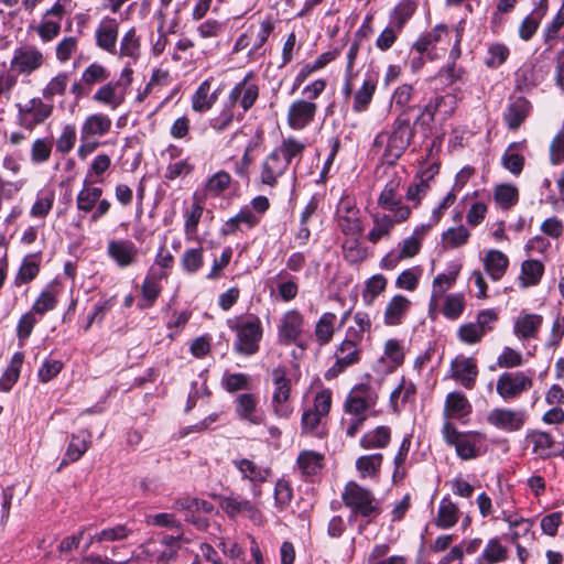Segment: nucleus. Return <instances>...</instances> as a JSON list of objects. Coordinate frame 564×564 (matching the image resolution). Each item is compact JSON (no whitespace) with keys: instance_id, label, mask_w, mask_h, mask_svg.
Segmentation results:
<instances>
[{"instance_id":"c756f323","label":"nucleus","mask_w":564,"mask_h":564,"mask_svg":"<svg viewBox=\"0 0 564 564\" xmlns=\"http://www.w3.org/2000/svg\"><path fill=\"white\" fill-rule=\"evenodd\" d=\"M531 438L534 453L542 457L556 456L564 452L563 446L546 432H534Z\"/></svg>"},{"instance_id":"13d9d810","label":"nucleus","mask_w":564,"mask_h":564,"mask_svg":"<svg viewBox=\"0 0 564 564\" xmlns=\"http://www.w3.org/2000/svg\"><path fill=\"white\" fill-rule=\"evenodd\" d=\"M258 223L259 218L250 209L246 208L226 223L225 234H234L241 224L252 228Z\"/></svg>"},{"instance_id":"37998d69","label":"nucleus","mask_w":564,"mask_h":564,"mask_svg":"<svg viewBox=\"0 0 564 564\" xmlns=\"http://www.w3.org/2000/svg\"><path fill=\"white\" fill-rule=\"evenodd\" d=\"M544 272L543 264L538 260H527L521 265L522 286H532L539 283Z\"/></svg>"},{"instance_id":"cd10ccee","label":"nucleus","mask_w":564,"mask_h":564,"mask_svg":"<svg viewBox=\"0 0 564 564\" xmlns=\"http://www.w3.org/2000/svg\"><path fill=\"white\" fill-rule=\"evenodd\" d=\"M91 434L87 430H82L72 435L67 446L62 466L68 462H77L89 448Z\"/></svg>"},{"instance_id":"7c9ffc66","label":"nucleus","mask_w":564,"mask_h":564,"mask_svg":"<svg viewBox=\"0 0 564 564\" xmlns=\"http://www.w3.org/2000/svg\"><path fill=\"white\" fill-rule=\"evenodd\" d=\"M373 227L368 232V240L372 243H378L382 238L388 237L395 224H400L401 221H397L394 217L388 214H375L372 215Z\"/></svg>"},{"instance_id":"4468645a","label":"nucleus","mask_w":564,"mask_h":564,"mask_svg":"<svg viewBox=\"0 0 564 564\" xmlns=\"http://www.w3.org/2000/svg\"><path fill=\"white\" fill-rule=\"evenodd\" d=\"M457 275L458 270L449 273H441L434 278L429 302V315L432 319H436L440 311V302L447 295L446 292L455 284Z\"/></svg>"},{"instance_id":"a878e982","label":"nucleus","mask_w":564,"mask_h":564,"mask_svg":"<svg viewBox=\"0 0 564 564\" xmlns=\"http://www.w3.org/2000/svg\"><path fill=\"white\" fill-rule=\"evenodd\" d=\"M531 110L530 102L523 98L518 97L508 106L503 119L510 130H517L527 119Z\"/></svg>"},{"instance_id":"7ed1b4c3","label":"nucleus","mask_w":564,"mask_h":564,"mask_svg":"<svg viewBox=\"0 0 564 564\" xmlns=\"http://www.w3.org/2000/svg\"><path fill=\"white\" fill-rule=\"evenodd\" d=\"M413 137L411 118L406 112L395 119L390 132H381L375 139L376 147H384L382 155L388 164H394L403 154Z\"/></svg>"},{"instance_id":"338daca9","label":"nucleus","mask_w":564,"mask_h":564,"mask_svg":"<svg viewBox=\"0 0 564 564\" xmlns=\"http://www.w3.org/2000/svg\"><path fill=\"white\" fill-rule=\"evenodd\" d=\"M221 508L229 517L235 518L245 513V510H250V501L237 497H225L221 499Z\"/></svg>"},{"instance_id":"774afa93","label":"nucleus","mask_w":564,"mask_h":564,"mask_svg":"<svg viewBox=\"0 0 564 564\" xmlns=\"http://www.w3.org/2000/svg\"><path fill=\"white\" fill-rule=\"evenodd\" d=\"M78 40L75 36H67L59 41L55 48L56 58L59 63L67 62L77 50Z\"/></svg>"},{"instance_id":"a19ab883","label":"nucleus","mask_w":564,"mask_h":564,"mask_svg":"<svg viewBox=\"0 0 564 564\" xmlns=\"http://www.w3.org/2000/svg\"><path fill=\"white\" fill-rule=\"evenodd\" d=\"M324 456L314 451H302L297 457V465L304 475L317 474L323 466Z\"/></svg>"},{"instance_id":"2f4dec72","label":"nucleus","mask_w":564,"mask_h":564,"mask_svg":"<svg viewBox=\"0 0 564 564\" xmlns=\"http://www.w3.org/2000/svg\"><path fill=\"white\" fill-rule=\"evenodd\" d=\"M133 534V530L127 524H116L110 528H105L100 532L89 536L86 549L94 542H117L128 540Z\"/></svg>"},{"instance_id":"f03ea898","label":"nucleus","mask_w":564,"mask_h":564,"mask_svg":"<svg viewBox=\"0 0 564 564\" xmlns=\"http://www.w3.org/2000/svg\"><path fill=\"white\" fill-rule=\"evenodd\" d=\"M377 401L378 394L369 386L359 384L350 390L344 403V411L348 417L343 419V425L346 427L347 436L354 437L359 432Z\"/></svg>"},{"instance_id":"b1692460","label":"nucleus","mask_w":564,"mask_h":564,"mask_svg":"<svg viewBox=\"0 0 564 564\" xmlns=\"http://www.w3.org/2000/svg\"><path fill=\"white\" fill-rule=\"evenodd\" d=\"M108 253L118 265L124 268L134 263L138 249L129 240H112L108 243Z\"/></svg>"},{"instance_id":"603ef678","label":"nucleus","mask_w":564,"mask_h":564,"mask_svg":"<svg viewBox=\"0 0 564 564\" xmlns=\"http://www.w3.org/2000/svg\"><path fill=\"white\" fill-rule=\"evenodd\" d=\"M336 315L333 313H325L318 319L315 326V335L321 345L329 343L334 335V323Z\"/></svg>"},{"instance_id":"ea45409f","label":"nucleus","mask_w":564,"mask_h":564,"mask_svg":"<svg viewBox=\"0 0 564 564\" xmlns=\"http://www.w3.org/2000/svg\"><path fill=\"white\" fill-rule=\"evenodd\" d=\"M523 143H511L502 155V165L512 174H520L524 165V156L519 153Z\"/></svg>"},{"instance_id":"6e6552de","label":"nucleus","mask_w":564,"mask_h":564,"mask_svg":"<svg viewBox=\"0 0 564 564\" xmlns=\"http://www.w3.org/2000/svg\"><path fill=\"white\" fill-rule=\"evenodd\" d=\"M52 113V105L45 104L41 98H32L24 105L18 106V122L21 127L32 131L50 118Z\"/></svg>"},{"instance_id":"423d86ee","label":"nucleus","mask_w":564,"mask_h":564,"mask_svg":"<svg viewBox=\"0 0 564 564\" xmlns=\"http://www.w3.org/2000/svg\"><path fill=\"white\" fill-rule=\"evenodd\" d=\"M273 393L271 406L273 413L280 419H289L293 413V406L290 402L291 381L286 377L284 368H275L272 370Z\"/></svg>"},{"instance_id":"0eeeda50","label":"nucleus","mask_w":564,"mask_h":564,"mask_svg":"<svg viewBox=\"0 0 564 564\" xmlns=\"http://www.w3.org/2000/svg\"><path fill=\"white\" fill-rule=\"evenodd\" d=\"M401 178L393 175L384 185L378 198V206L390 212L397 221H405L411 215V208L402 204L399 193Z\"/></svg>"},{"instance_id":"e433bc0d","label":"nucleus","mask_w":564,"mask_h":564,"mask_svg":"<svg viewBox=\"0 0 564 564\" xmlns=\"http://www.w3.org/2000/svg\"><path fill=\"white\" fill-rule=\"evenodd\" d=\"M391 440L390 429L387 426H378L369 431L360 438V446L365 449L384 448Z\"/></svg>"},{"instance_id":"79ce46f5","label":"nucleus","mask_w":564,"mask_h":564,"mask_svg":"<svg viewBox=\"0 0 564 564\" xmlns=\"http://www.w3.org/2000/svg\"><path fill=\"white\" fill-rule=\"evenodd\" d=\"M23 364V355L21 352H17L13 355L11 362L3 376L0 378V390L8 392L11 390L13 384L18 381L20 376V370Z\"/></svg>"},{"instance_id":"bf43d9fd","label":"nucleus","mask_w":564,"mask_h":564,"mask_svg":"<svg viewBox=\"0 0 564 564\" xmlns=\"http://www.w3.org/2000/svg\"><path fill=\"white\" fill-rule=\"evenodd\" d=\"M68 86V75L59 73L53 77L42 90V96L46 100H52L57 95H63Z\"/></svg>"},{"instance_id":"4d7b16f0","label":"nucleus","mask_w":564,"mask_h":564,"mask_svg":"<svg viewBox=\"0 0 564 564\" xmlns=\"http://www.w3.org/2000/svg\"><path fill=\"white\" fill-rule=\"evenodd\" d=\"M422 269L414 267L402 271L395 279V286L401 290L413 292L419 285Z\"/></svg>"},{"instance_id":"f3484780","label":"nucleus","mask_w":564,"mask_h":564,"mask_svg":"<svg viewBox=\"0 0 564 564\" xmlns=\"http://www.w3.org/2000/svg\"><path fill=\"white\" fill-rule=\"evenodd\" d=\"M249 75L238 83L229 94V104L235 107L239 104L243 112L248 111L256 102L259 96L257 85L248 84Z\"/></svg>"},{"instance_id":"72a5a7b5","label":"nucleus","mask_w":564,"mask_h":564,"mask_svg":"<svg viewBox=\"0 0 564 564\" xmlns=\"http://www.w3.org/2000/svg\"><path fill=\"white\" fill-rule=\"evenodd\" d=\"M382 454L364 455L357 458L356 469L361 479L370 478L376 479L379 477L380 468L382 465Z\"/></svg>"},{"instance_id":"f704fd0d","label":"nucleus","mask_w":564,"mask_h":564,"mask_svg":"<svg viewBox=\"0 0 564 564\" xmlns=\"http://www.w3.org/2000/svg\"><path fill=\"white\" fill-rule=\"evenodd\" d=\"M119 86V82L116 84L109 83L104 85L95 93L93 99L115 110L124 101L123 93L118 90Z\"/></svg>"},{"instance_id":"20e7f679","label":"nucleus","mask_w":564,"mask_h":564,"mask_svg":"<svg viewBox=\"0 0 564 564\" xmlns=\"http://www.w3.org/2000/svg\"><path fill=\"white\" fill-rule=\"evenodd\" d=\"M341 499L344 505L355 516L375 518L380 513L379 501L375 498L373 494L356 481L347 482L341 494Z\"/></svg>"},{"instance_id":"a18cd8bd","label":"nucleus","mask_w":564,"mask_h":564,"mask_svg":"<svg viewBox=\"0 0 564 564\" xmlns=\"http://www.w3.org/2000/svg\"><path fill=\"white\" fill-rule=\"evenodd\" d=\"M388 280L382 274H375L366 281L362 300L366 305H372L376 297L386 291Z\"/></svg>"},{"instance_id":"5701e85b","label":"nucleus","mask_w":564,"mask_h":564,"mask_svg":"<svg viewBox=\"0 0 564 564\" xmlns=\"http://www.w3.org/2000/svg\"><path fill=\"white\" fill-rule=\"evenodd\" d=\"M236 413L243 420L251 424L259 425L263 421V415L257 409V399L251 393H241L236 400Z\"/></svg>"},{"instance_id":"5fc2aeb1","label":"nucleus","mask_w":564,"mask_h":564,"mask_svg":"<svg viewBox=\"0 0 564 564\" xmlns=\"http://www.w3.org/2000/svg\"><path fill=\"white\" fill-rule=\"evenodd\" d=\"M376 91V83L372 79H366L362 86L357 90L354 98L352 109L356 112H362L370 104Z\"/></svg>"},{"instance_id":"c9c22d12","label":"nucleus","mask_w":564,"mask_h":564,"mask_svg":"<svg viewBox=\"0 0 564 564\" xmlns=\"http://www.w3.org/2000/svg\"><path fill=\"white\" fill-rule=\"evenodd\" d=\"M495 519H500L508 523L512 542H516L518 539L529 534L532 528V522L529 519L517 518L506 510H501L500 514L495 517Z\"/></svg>"},{"instance_id":"8fccbe9b","label":"nucleus","mask_w":564,"mask_h":564,"mask_svg":"<svg viewBox=\"0 0 564 564\" xmlns=\"http://www.w3.org/2000/svg\"><path fill=\"white\" fill-rule=\"evenodd\" d=\"M508 550L497 538L490 539L485 546L479 562L482 560L487 564L499 563L507 560Z\"/></svg>"},{"instance_id":"412c9836","label":"nucleus","mask_w":564,"mask_h":564,"mask_svg":"<svg viewBox=\"0 0 564 564\" xmlns=\"http://www.w3.org/2000/svg\"><path fill=\"white\" fill-rule=\"evenodd\" d=\"M112 127L111 119L104 113L89 115L82 124L80 139H95L107 134Z\"/></svg>"},{"instance_id":"2eb2a0df","label":"nucleus","mask_w":564,"mask_h":564,"mask_svg":"<svg viewBox=\"0 0 564 564\" xmlns=\"http://www.w3.org/2000/svg\"><path fill=\"white\" fill-rule=\"evenodd\" d=\"M316 111L315 102L304 99L295 100L289 108L288 123L292 129L301 130L314 120Z\"/></svg>"},{"instance_id":"69168bd1","label":"nucleus","mask_w":564,"mask_h":564,"mask_svg":"<svg viewBox=\"0 0 564 564\" xmlns=\"http://www.w3.org/2000/svg\"><path fill=\"white\" fill-rule=\"evenodd\" d=\"M35 31L43 43H50L58 36L61 22L43 18Z\"/></svg>"},{"instance_id":"f257e3e1","label":"nucleus","mask_w":564,"mask_h":564,"mask_svg":"<svg viewBox=\"0 0 564 564\" xmlns=\"http://www.w3.org/2000/svg\"><path fill=\"white\" fill-rule=\"evenodd\" d=\"M305 144L300 140L289 137L283 139L262 162L260 180L261 183L270 187L278 184V180L286 172L293 161L296 164L301 161Z\"/></svg>"},{"instance_id":"680f3d73","label":"nucleus","mask_w":564,"mask_h":564,"mask_svg":"<svg viewBox=\"0 0 564 564\" xmlns=\"http://www.w3.org/2000/svg\"><path fill=\"white\" fill-rule=\"evenodd\" d=\"M338 227L340 230L348 236L356 237L361 234L362 226L359 214H339L337 216Z\"/></svg>"},{"instance_id":"9b49d317","label":"nucleus","mask_w":564,"mask_h":564,"mask_svg":"<svg viewBox=\"0 0 564 564\" xmlns=\"http://www.w3.org/2000/svg\"><path fill=\"white\" fill-rule=\"evenodd\" d=\"M232 465L240 473L242 479L251 482L252 495L254 498H259L261 496L260 485L268 480L271 469L243 457L234 459Z\"/></svg>"},{"instance_id":"3c124183","label":"nucleus","mask_w":564,"mask_h":564,"mask_svg":"<svg viewBox=\"0 0 564 564\" xmlns=\"http://www.w3.org/2000/svg\"><path fill=\"white\" fill-rule=\"evenodd\" d=\"M335 357L348 368L359 361L360 350L357 348L355 340L346 339L339 345Z\"/></svg>"},{"instance_id":"0e129e2a","label":"nucleus","mask_w":564,"mask_h":564,"mask_svg":"<svg viewBox=\"0 0 564 564\" xmlns=\"http://www.w3.org/2000/svg\"><path fill=\"white\" fill-rule=\"evenodd\" d=\"M469 236L464 226L453 227L443 234V242L447 248H458L467 242Z\"/></svg>"},{"instance_id":"c03bdc74","label":"nucleus","mask_w":564,"mask_h":564,"mask_svg":"<svg viewBox=\"0 0 564 564\" xmlns=\"http://www.w3.org/2000/svg\"><path fill=\"white\" fill-rule=\"evenodd\" d=\"M431 226L432 225L430 224L427 225V227L422 226L416 228L411 237L403 240L398 256L399 260L409 259L419 253L421 249V237L424 235L425 230Z\"/></svg>"},{"instance_id":"6e6d98bb","label":"nucleus","mask_w":564,"mask_h":564,"mask_svg":"<svg viewBox=\"0 0 564 564\" xmlns=\"http://www.w3.org/2000/svg\"><path fill=\"white\" fill-rule=\"evenodd\" d=\"M120 56L130 57L135 61L140 54V42L135 35V30L130 29L121 39Z\"/></svg>"},{"instance_id":"4be33fe9","label":"nucleus","mask_w":564,"mask_h":564,"mask_svg":"<svg viewBox=\"0 0 564 564\" xmlns=\"http://www.w3.org/2000/svg\"><path fill=\"white\" fill-rule=\"evenodd\" d=\"M478 375L477 366L471 358H456L452 362V376L466 389H471Z\"/></svg>"},{"instance_id":"473e14b6","label":"nucleus","mask_w":564,"mask_h":564,"mask_svg":"<svg viewBox=\"0 0 564 564\" xmlns=\"http://www.w3.org/2000/svg\"><path fill=\"white\" fill-rule=\"evenodd\" d=\"M458 507L445 497L440 501L438 511L434 519V523L440 529H449L458 521Z\"/></svg>"},{"instance_id":"f8f14e48","label":"nucleus","mask_w":564,"mask_h":564,"mask_svg":"<svg viewBox=\"0 0 564 564\" xmlns=\"http://www.w3.org/2000/svg\"><path fill=\"white\" fill-rule=\"evenodd\" d=\"M44 54L33 45L17 48L11 59V68L20 74L30 75L44 64Z\"/></svg>"},{"instance_id":"a211bd4d","label":"nucleus","mask_w":564,"mask_h":564,"mask_svg":"<svg viewBox=\"0 0 564 564\" xmlns=\"http://www.w3.org/2000/svg\"><path fill=\"white\" fill-rule=\"evenodd\" d=\"M119 23L116 19L106 17L96 30V43L98 47L109 52H116Z\"/></svg>"},{"instance_id":"49530a36","label":"nucleus","mask_w":564,"mask_h":564,"mask_svg":"<svg viewBox=\"0 0 564 564\" xmlns=\"http://www.w3.org/2000/svg\"><path fill=\"white\" fill-rule=\"evenodd\" d=\"M86 183L87 181H85V184ZM101 195L102 189L100 187L85 185L84 188L77 195V208L86 213L90 212L99 202Z\"/></svg>"},{"instance_id":"9d476101","label":"nucleus","mask_w":564,"mask_h":564,"mask_svg":"<svg viewBox=\"0 0 564 564\" xmlns=\"http://www.w3.org/2000/svg\"><path fill=\"white\" fill-rule=\"evenodd\" d=\"M304 316L297 310H290L285 312L278 325V340L284 346L296 344L300 347L299 339L303 334Z\"/></svg>"},{"instance_id":"58836bf2","label":"nucleus","mask_w":564,"mask_h":564,"mask_svg":"<svg viewBox=\"0 0 564 564\" xmlns=\"http://www.w3.org/2000/svg\"><path fill=\"white\" fill-rule=\"evenodd\" d=\"M216 101V94H210V82L204 80L192 98V107L197 112L209 110Z\"/></svg>"},{"instance_id":"bb28decb","label":"nucleus","mask_w":564,"mask_h":564,"mask_svg":"<svg viewBox=\"0 0 564 564\" xmlns=\"http://www.w3.org/2000/svg\"><path fill=\"white\" fill-rule=\"evenodd\" d=\"M471 412V404L462 392H449L445 400L444 415L447 420H462Z\"/></svg>"},{"instance_id":"393cba45","label":"nucleus","mask_w":564,"mask_h":564,"mask_svg":"<svg viewBox=\"0 0 564 564\" xmlns=\"http://www.w3.org/2000/svg\"><path fill=\"white\" fill-rule=\"evenodd\" d=\"M411 307V301L404 295L397 294L387 304L383 321L388 326H397L401 324Z\"/></svg>"},{"instance_id":"aec40b11","label":"nucleus","mask_w":564,"mask_h":564,"mask_svg":"<svg viewBox=\"0 0 564 564\" xmlns=\"http://www.w3.org/2000/svg\"><path fill=\"white\" fill-rule=\"evenodd\" d=\"M457 107V98L455 95L447 94L444 96H436L431 99L424 107L422 116H429V120L433 121L436 115H440L442 119H447L453 115Z\"/></svg>"},{"instance_id":"052dcab7","label":"nucleus","mask_w":564,"mask_h":564,"mask_svg":"<svg viewBox=\"0 0 564 564\" xmlns=\"http://www.w3.org/2000/svg\"><path fill=\"white\" fill-rule=\"evenodd\" d=\"M39 271L40 265L34 257H25L15 278V284L21 285L31 282L37 275Z\"/></svg>"},{"instance_id":"ddd939ff","label":"nucleus","mask_w":564,"mask_h":564,"mask_svg":"<svg viewBox=\"0 0 564 564\" xmlns=\"http://www.w3.org/2000/svg\"><path fill=\"white\" fill-rule=\"evenodd\" d=\"M527 415L524 411L508 408L492 409L487 416V422L506 432L519 431L525 422Z\"/></svg>"},{"instance_id":"1a4fd4ad","label":"nucleus","mask_w":564,"mask_h":564,"mask_svg":"<svg viewBox=\"0 0 564 564\" xmlns=\"http://www.w3.org/2000/svg\"><path fill=\"white\" fill-rule=\"evenodd\" d=\"M533 380L523 371L503 372L496 383L497 393L505 400H512L529 391Z\"/></svg>"},{"instance_id":"dca6fc26","label":"nucleus","mask_w":564,"mask_h":564,"mask_svg":"<svg viewBox=\"0 0 564 564\" xmlns=\"http://www.w3.org/2000/svg\"><path fill=\"white\" fill-rule=\"evenodd\" d=\"M542 323V315L522 311L514 319L513 334L518 339L522 341L535 339Z\"/></svg>"},{"instance_id":"c85d7f7f","label":"nucleus","mask_w":564,"mask_h":564,"mask_svg":"<svg viewBox=\"0 0 564 564\" xmlns=\"http://www.w3.org/2000/svg\"><path fill=\"white\" fill-rule=\"evenodd\" d=\"M508 265L509 260L500 250H489L484 258L485 270L494 281H499L505 275Z\"/></svg>"},{"instance_id":"09e8293b","label":"nucleus","mask_w":564,"mask_h":564,"mask_svg":"<svg viewBox=\"0 0 564 564\" xmlns=\"http://www.w3.org/2000/svg\"><path fill=\"white\" fill-rule=\"evenodd\" d=\"M141 293L144 303H141L140 307L152 306L161 293L160 278L153 274L147 275L141 286Z\"/></svg>"},{"instance_id":"de8ad7c7","label":"nucleus","mask_w":564,"mask_h":564,"mask_svg":"<svg viewBox=\"0 0 564 564\" xmlns=\"http://www.w3.org/2000/svg\"><path fill=\"white\" fill-rule=\"evenodd\" d=\"M495 200L502 209H509L518 203V188L510 184H500L495 188Z\"/></svg>"},{"instance_id":"864d4df0","label":"nucleus","mask_w":564,"mask_h":564,"mask_svg":"<svg viewBox=\"0 0 564 564\" xmlns=\"http://www.w3.org/2000/svg\"><path fill=\"white\" fill-rule=\"evenodd\" d=\"M53 150V141L47 138L35 139L31 147V162L42 164L50 160Z\"/></svg>"},{"instance_id":"6ab92c4d","label":"nucleus","mask_w":564,"mask_h":564,"mask_svg":"<svg viewBox=\"0 0 564 564\" xmlns=\"http://www.w3.org/2000/svg\"><path fill=\"white\" fill-rule=\"evenodd\" d=\"M173 508L175 510L187 511L188 513H191L192 516L191 517L187 516V520L193 521L199 528H205L206 521L204 519H199V518L195 519L194 513H196V512L212 513L214 511V506L210 502H208L206 500H200L197 498L188 497V496L181 497V498L176 499L173 505Z\"/></svg>"},{"instance_id":"e2e57ef3","label":"nucleus","mask_w":564,"mask_h":564,"mask_svg":"<svg viewBox=\"0 0 564 564\" xmlns=\"http://www.w3.org/2000/svg\"><path fill=\"white\" fill-rule=\"evenodd\" d=\"M182 268L187 273L197 272L203 265L202 248H191L184 251L181 259Z\"/></svg>"},{"instance_id":"4c0bfd02","label":"nucleus","mask_w":564,"mask_h":564,"mask_svg":"<svg viewBox=\"0 0 564 564\" xmlns=\"http://www.w3.org/2000/svg\"><path fill=\"white\" fill-rule=\"evenodd\" d=\"M443 300V304L440 303L438 314L442 313L448 319H457L465 310V296L460 293H451Z\"/></svg>"},{"instance_id":"39448f33","label":"nucleus","mask_w":564,"mask_h":564,"mask_svg":"<svg viewBox=\"0 0 564 564\" xmlns=\"http://www.w3.org/2000/svg\"><path fill=\"white\" fill-rule=\"evenodd\" d=\"M237 340L235 349L242 355L251 356L259 350V341L262 338V325L257 316L240 319L235 327Z\"/></svg>"}]
</instances>
